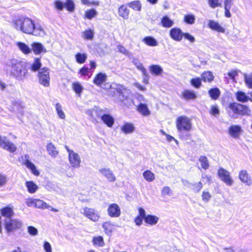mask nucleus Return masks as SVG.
I'll return each instance as SVG.
<instances>
[{"instance_id": "1", "label": "nucleus", "mask_w": 252, "mask_h": 252, "mask_svg": "<svg viewBox=\"0 0 252 252\" xmlns=\"http://www.w3.org/2000/svg\"><path fill=\"white\" fill-rule=\"evenodd\" d=\"M13 24L17 30L25 33L40 37H44L46 35V32L41 25L35 24L29 17H19L13 20Z\"/></svg>"}, {"instance_id": "2", "label": "nucleus", "mask_w": 252, "mask_h": 252, "mask_svg": "<svg viewBox=\"0 0 252 252\" xmlns=\"http://www.w3.org/2000/svg\"><path fill=\"white\" fill-rule=\"evenodd\" d=\"M7 70L10 76L19 81L23 80L28 73L24 63L16 59L10 61Z\"/></svg>"}, {"instance_id": "3", "label": "nucleus", "mask_w": 252, "mask_h": 252, "mask_svg": "<svg viewBox=\"0 0 252 252\" xmlns=\"http://www.w3.org/2000/svg\"><path fill=\"white\" fill-rule=\"evenodd\" d=\"M251 110L246 105L236 102L231 103L228 107V114L232 119L238 118V115H249Z\"/></svg>"}, {"instance_id": "4", "label": "nucleus", "mask_w": 252, "mask_h": 252, "mask_svg": "<svg viewBox=\"0 0 252 252\" xmlns=\"http://www.w3.org/2000/svg\"><path fill=\"white\" fill-rule=\"evenodd\" d=\"M22 225V221L17 219L5 218L4 220V226L7 234L20 228Z\"/></svg>"}, {"instance_id": "5", "label": "nucleus", "mask_w": 252, "mask_h": 252, "mask_svg": "<svg viewBox=\"0 0 252 252\" xmlns=\"http://www.w3.org/2000/svg\"><path fill=\"white\" fill-rule=\"evenodd\" d=\"M191 126L190 120L186 116H180L177 119L176 127L178 130L180 132L189 131L191 128Z\"/></svg>"}, {"instance_id": "6", "label": "nucleus", "mask_w": 252, "mask_h": 252, "mask_svg": "<svg viewBox=\"0 0 252 252\" xmlns=\"http://www.w3.org/2000/svg\"><path fill=\"white\" fill-rule=\"evenodd\" d=\"M38 82L40 84L45 87L50 86V77L49 69L46 67L41 68L37 75Z\"/></svg>"}, {"instance_id": "7", "label": "nucleus", "mask_w": 252, "mask_h": 252, "mask_svg": "<svg viewBox=\"0 0 252 252\" xmlns=\"http://www.w3.org/2000/svg\"><path fill=\"white\" fill-rule=\"evenodd\" d=\"M65 148L68 154V160L71 166L74 168H79L81 161L80 155L70 149L67 146H65Z\"/></svg>"}, {"instance_id": "8", "label": "nucleus", "mask_w": 252, "mask_h": 252, "mask_svg": "<svg viewBox=\"0 0 252 252\" xmlns=\"http://www.w3.org/2000/svg\"><path fill=\"white\" fill-rule=\"evenodd\" d=\"M107 112V109H102L98 107H94L89 111V116L91 121L94 123H98L99 119L102 118L104 113Z\"/></svg>"}, {"instance_id": "9", "label": "nucleus", "mask_w": 252, "mask_h": 252, "mask_svg": "<svg viewBox=\"0 0 252 252\" xmlns=\"http://www.w3.org/2000/svg\"><path fill=\"white\" fill-rule=\"evenodd\" d=\"M218 175L220 179L228 186H232L234 180L229 171L223 168H220L218 170Z\"/></svg>"}, {"instance_id": "10", "label": "nucleus", "mask_w": 252, "mask_h": 252, "mask_svg": "<svg viewBox=\"0 0 252 252\" xmlns=\"http://www.w3.org/2000/svg\"><path fill=\"white\" fill-rule=\"evenodd\" d=\"M80 213L85 217L94 222L98 221L100 218V215L98 212L93 208L87 207H84L81 209Z\"/></svg>"}, {"instance_id": "11", "label": "nucleus", "mask_w": 252, "mask_h": 252, "mask_svg": "<svg viewBox=\"0 0 252 252\" xmlns=\"http://www.w3.org/2000/svg\"><path fill=\"white\" fill-rule=\"evenodd\" d=\"M0 147L11 153H13L17 150L15 145L5 136H0Z\"/></svg>"}, {"instance_id": "12", "label": "nucleus", "mask_w": 252, "mask_h": 252, "mask_svg": "<svg viewBox=\"0 0 252 252\" xmlns=\"http://www.w3.org/2000/svg\"><path fill=\"white\" fill-rule=\"evenodd\" d=\"M238 178L245 185L252 186V178L246 170H241L239 172Z\"/></svg>"}, {"instance_id": "13", "label": "nucleus", "mask_w": 252, "mask_h": 252, "mask_svg": "<svg viewBox=\"0 0 252 252\" xmlns=\"http://www.w3.org/2000/svg\"><path fill=\"white\" fill-rule=\"evenodd\" d=\"M107 213L111 218H118L121 214L120 207L116 203H112L108 207Z\"/></svg>"}, {"instance_id": "14", "label": "nucleus", "mask_w": 252, "mask_h": 252, "mask_svg": "<svg viewBox=\"0 0 252 252\" xmlns=\"http://www.w3.org/2000/svg\"><path fill=\"white\" fill-rule=\"evenodd\" d=\"M23 164L31 170L33 175L35 176L39 175V172L36 169L34 164L31 162L30 156L28 155H25L23 159Z\"/></svg>"}, {"instance_id": "15", "label": "nucleus", "mask_w": 252, "mask_h": 252, "mask_svg": "<svg viewBox=\"0 0 252 252\" xmlns=\"http://www.w3.org/2000/svg\"><path fill=\"white\" fill-rule=\"evenodd\" d=\"M98 171L107 179L108 182H114L116 181V177L110 168H101L98 170Z\"/></svg>"}, {"instance_id": "16", "label": "nucleus", "mask_w": 252, "mask_h": 252, "mask_svg": "<svg viewBox=\"0 0 252 252\" xmlns=\"http://www.w3.org/2000/svg\"><path fill=\"white\" fill-rule=\"evenodd\" d=\"M32 51H33V53L35 55H39L42 53H46L47 50L44 47V46L39 42H33L32 45Z\"/></svg>"}, {"instance_id": "17", "label": "nucleus", "mask_w": 252, "mask_h": 252, "mask_svg": "<svg viewBox=\"0 0 252 252\" xmlns=\"http://www.w3.org/2000/svg\"><path fill=\"white\" fill-rule=\"evenodd\" d=\"M184 33L179 28H173L170 31V37L175 41H180L182 40Z\"/></svg>"}, {"instance_id": "18", "label": "nucleus", "mask_w": 252, "mask_h": 252, "mask_svg": "<svg viewBox=\"0 0 252 252\" xmlns=\"http://www.w3.org/2000/svg\"><path fill=\"white\" fill-rule=\"evenodd\" d=\"M208 27L211 30L219 32L224 33L225 29L219 23L213 20H209L208 23Z\"/></svg>"}, {"instance_id": "19", "label": "nucleus", "mask_w": 252, "mask_h": 252, "mask_svg": "<svg viewBox=\"0 0 252 252\" xmlns=\"http://www.w3.org/2000/svg\"><path fill=\"white\" fill-rule=\"evenodd\" d=\"M107 78V76L105 73L100 72L95 76L93 82L95 85L100 86L106 81Z\"/></svg>"}, {"instance_id": "20", "label": "nucleus", "mask_w": 252, "mask_h": 252, "mask_svg": "<svg viewBox=\"0 0 252 252\" xmlns=\"http://www.w3.org/2000/svg\"><path fill=\"white\" fill-rule=\"evenodd\" d=\"M118 13L119 16L125 20H126L129 17V10L126 5L123 4L119 7L118 9Z\"/></svg>"}, {"instance_id": "21", "label": "nucleus", "mask_w": 252, "mask_h": 252, "mask_svg": "<svg viewBox=\"0 0 252 252\" xmlns=\"http://www.w3.org/2000/svg\"><path fill=\"white\" fill-rule=\"evenodd\" d=\"M241 132V128L238 125H232L228 129V132L230 135L235 138L239 137Z\"/></svg>"}, {"instance_id": "22", "label": "nucleus", "mask_w": 252, "mask_h": 252, "mask_svg": "<svg viewBox=\"0 0 252 252\" xmlns=\"http://www.w3.org/2000/svg\"><path fill=\"white\" fill-rule=\"evenodd\" d=\"M121 131L126 134H130L135 130V126L131 123H125L121 127Z\"/></svg>"}, {"instance_id": "23", "label": "nucleus", "mask_w": 252, "mask_h": 252, "mask_svg": "<svg viewBox=\"0 0 252 252\" xmlns=\"http://www.w3.org/2000/svg\"><path fill=\"white\" fill-rule=\"evenodd\" d=\"M101 120L109 127H112L114 124V118L110 114L106 113H104Z\"/></svg>"}, {"instance_id": "24", "label": "nucleus", "mask_w": 252, "mask_h": 252, "mask_svg": "<svg viewBox=\"0 0 252 252\" xmlns=\"http://www.w3.org/2000/svg\"><path fill=\"white\" fill-rule=\"evenodd\" d=\"M16 45L24 54L28 55L32 53L31 49L26 43L22 42H17L16 43Z\"/></svg>"}, {"instance_id": "25", "label": "nucleus", "mask_w": 252, "mask_h": 252, "mask_svg": "<svg viewBox=\"0 0 252 252\" xmlns=\"http://www.w3.org/2000/svg\"><path fill=\"white\" fill-rule=\"evenodd\" d=\"M137 111L143 116H147L150 114V111L148 109V106L144 103L140 102L137 106Z\"/></svg>"}, {"instance_id": "26", "label": "nucleus", "mask_w": 252, "mask_h": 252, "mask_svg": "<svg viewBox=\"0 0 252 252\" xmlns=\"http://www.w3.org/2000/svg\"><path fill=\"white\" fill-rule=\"evenodd\" d=\"M0 213L2 216L6 217V218H12V217L14 214L13 208L9 206L1 208L0 209Z\"/></svg>"}, {"instance_id": "27", "label": "nucleus", "mask_w": 252, "mask_h": 252, "mask_svg": "<svg viewBox=\"0 0 252 252\" xmlns=\"http://www.w3.org/2000/svg\"><path fill=\"white\" fill-rule=\"evenodd\" d=\"M181 98L186 100L193 99L196 97V95L194 91L186 90L182 93Z\"/></svg>"}, {"instance_id": "28", "label": "nucleus", "mask_w": 252, "mask_h": 252, "mask_svg": "<svg viewBox=\"0 0 252 252\" xmlns=\"http://www.w3.org/2000/svg\"><path fill=\"white\" fill-rule=\"evenodd\" d=\"M25 186L28 191L31 194L34 193L38 189L37 185L33 181H26Z\"/></svg>"}, {"instance_id": "29", "label": "nucleus", "mask_w": 252, "mask_h": 252, "mask_svg": "<svg viewBox=\"0 0 252 252\" xmlns=\"http://www.w3.org/2000/svg\"><path fill=\"white\" fill-rule=\"evenodd\" d=\"M159 220V218L156 216L148 215L144 220L145 222L150 225H156Z\"/></svg>"}, {"instance_id": "30", "label": "nucleus", "mask_w": 252, "mask_h": 252, "mask_svg": "<svg viewBox=\"0 0 252 252\" xmlns=\"http://www.w3.org/2000/svg\"><path fill=\"white\" fill-rule=\"evenodd\" d=\"M42 64L41 63V60L40 58H35L33 63L31 64L30 69L33 72H36L40 69Z\"/></svg>"}, {"instance_id": "31", "label": "nucleus", "mask_w": 252, "mask_h": 252, "mask_svg": "<svg viewBox=\"0 0 252 252\" xmlns=\"http://www.w3.org/2000/svg\"><path fill=\"white\" fill-rule=\"evenodd\" d=\"M201 80L205 82H211L214 79V76L210 71H205L201 75Z\"/></svg>"}, {"instance_id": "32", "label": "nucleus", "mask_w": 252, "mask_h": 252, "mask_svg": "<svg viewBox=\"0 0 252 252\" xmlns=\"http://www.w3.org/2000/svg\"><path fill=\"white\" fill-rule=\"evenodd\" d=\"M48 154L52 157L55 158L59 154L55 145L52 143H48L46 146Z\"/></svg>"}, {"instance_id": "33", "label": "nucleus", "mask_w": 252, "mask_h": 252, "mask_svg": "<svg viewBox=\"0 0 252 252\" xmlns=\"http://www.w3.org/2000/svg\"><path fill=\"white\" fill-rule=\"evenodd\" d=\"M132 62L134 65L136 66L137 69L141 70L143 75H146L147 74V71L145 68L143 66L142 64L140 62L139 60L135 58H133Z\"/></svg>"}, {"instance_id": "34", "label": "nucleus", "mask_w": 252, "mask_h": 252, "mask_svg": "<svg viewBox=\"0 0 252 252\" xmlns=\"http://www.w3.org/2000/svg\"><path fill=\"white\" fill-rule=\"evenodd\" d=\"M143 41L146 45L150 46H157L158 42L155 38L152 36H146L143 39Z\"/></svg>"}, {"instance_id": "35", "label": "nucleus", "mask_w": 252, "mask_h": 252, "mask_svg": "<svg viewBox=\"0 0 252 252\" xmlns=\"http://www.w3.org/2000/svg\"><path fill=\"white\" fill-rule=\"evenodd\" d=\"M161 25L165 28H170L173 24V21L171 20L167 16H164L161 20Z\"/></svg>"}, {"instance_id": "36", "label": "nucleus", "mask_w": 252, "mask_h": 252, "mask_svg": "<svg viewBox=\"0 0 252 252\" xmlns=\"http://www.w3.org/2000/svg\"><path fill=\"white\" fill-rule=\"evenodd\" d=\"M119 98L124 104L127 107H130L132 104H134L133 100L128 96H125L124 94H121L120 95Z\"/></svg>"}, {"instance_id": "37", "label": "nucleus", "mask_w": 252, "mask_h": 252, "mask_svg": "<svg viewBox=\"0 0 252 252\" xmlns=\"http://www.w3.org/2000/svg\"><path fill=\"white\" fill-rule=\"evenodd\" d=\"M143 176L144 179L148 182H153L155 179L154 173L148 170L143 172Z\"/></svg>"}, {"instance_id": "38", "label": "nucleus", "mask_w": 252, "mask_h": 252, "mask_svg": "<svg viewBox=\"0 0 252 252\" xmlns=\"http://www.w3.org/2000/svg\"><path fill=\"white\" fill-rule=\"evenodd\" d=\"M150 72L157 76L159 75L163 72V69L158 65H152L150 67Z\"/></svg>"}, {"instance_id": "39", "label": "nucleus", "mask_w": 252, "mask_h": 252, "mask_svg": "<svg viewBox=\"0 0 252 252\" xmlns=\"http://www.w3.org/2000/svg\"><path fill=\"white\" fill-rule=\"evenodd\" d=\"M105 233L107 235H110L113 230V225L110 221L104 222L102 225Z\"/></svg>"}, {"instance_id": "40", "label": "nucleus", "mask_w": 252, "mask_h": 252, "mask_svg": "<svg viewBox=\"0 0 252 252\" xmlns=\"http://www.w3.org/2000/svg\"><path fill=\"white\" fill-rule=\"evenodd\" d=\"M127 5L136 11H140L141 9L142 5L140 1L135 0L129 2Z\"/></svg>"}, {"instance_id": "41", "label": "nucleus", "mask_w": 252, "mask_h": 252, "mask_svg": "<svg viewBox=\"0 0 252 252\" xmlns=\"http://www.w3.org/2000/svg\"><path fill=\"white\" fill-rule=\"evenodd\" d=\"M87 58V55L86 53H78L75 55L76 62L79 63H84Z\"/></svg>"}, {"instance_id": "42", "label": "nucleus", "mask_w": 252, "mask_h": 252, "mask_svg": "<svg viewBox=\"0 0 252 252\" xmlns=\"http://www.w3.org/2000/svg\"><path fill=\"white\" fill-rule=\"evenodd\" d=\"M97 14V12L94 9H91L86 10L85 12L84 17L91 20L95 17Z\"/></svg>"}, {"instance_id": "43", "label": "nucleus", "mask_w": 252, "mask_h": 252, "mask_svg": "<svg viewBox=\"0 0 252 252\" xmlns=\"http://www.w3.org/2000/svg\"><path fill=\"white\" fill-rule=\"evenodd\" d=\"M82 34L83 38L88 40H92L94 37V32L93 30L88 29L83 32Z\"/></svg>"}, {"instance_id": "44", "label": "nucleus", "mask_w": 252, "mask_h": 252, "mask_svg": "<svg viewBox=\"0 0 252 252\" xmlns=\"http://www.w3.org/2000/svg\"><path fill=\"white\" fill-rule=\"evenodd\" d=\"M72 89L79 96L81 95L83 90L82 86L79 82H74L72 84Z\"/></svg>"}, {"instance_id": "45", "label": "nucleus", "mask_w": 252, "mask_h": 252, "mask_svg": "<svg viewBox=\"0 0 252 252\" xmlns=\"http://www.w3.org/2000/svg\"><path fill=\"white\" fill-rule=\"evenodd\" d=\"M55 108L58 117L62 119H64L65 118V115L63 110L61 104L59 103H56L55 105Z\"/></svg>"}, {"instance_id": "46", "label": "nucleus", "mask_w": 252, "mask_h": 252, "mask_svg": "<svg viewBox=\"0 0 252 252\" xmlns=\"http://www.w3.org/2000/svg\"><path fill=\"white\" fill-rule=\"evenodd\" d=\"M209 94L212 99L216 100L219 98L220 91L218 88L211 89L209 91Z\"/></svg>"}, {"instance_id": "47", "label": "nucleus", "mask_w": 252, "mask_h": 252, "mask_svg": "<svg viewBox=\"0 0 252 252\" xmlns=\"http://www.w3.org/2000/svg\"><path fill=\"white\" fill-rule=\"evenodd\" d=\"M236 98L238 101L245 102L249 100V97L242 92H238L236 94Z\"/></svg>"}, {"instance_id": "48", "label": "nucleus", "mask_w": 252, "mask_h": 252, "mask_svg": "<svg viewBox=\"0 0 252 252\" xmlns=\"http://www.w3.org/2000/svg\"><path fill=\"white\" fill-rule=\"evenodd\" d=\"M93 243L94 246L103 247L104 245L103 239L101 236L94 237L93 239Z\"/></svg>"}, {"instance_id": "49", "label": "nucleus", "mask_w": 252, "mask_h": 252, "mask_svg": "<svg viewBox=\"0 0 252 252\" xmlns=\"http://www.w3.org/2000/svg\"><path fill=\"white\" fill-rule=\"evenodd\" d=\"M199 161L200 162L201 167L203 169L206 170L209 168V161L205 156H201L199 158Z\"/></svg>"}, {"instance_id": "50", "label": "nucleus", "mask_w": 252, "mask_h": 252, "mask_svg": "<svg viewBox=\"0 0 252 252\" xmlns=\"http://www.w3.org/2000/svg\"><path fill=\"white\" fill-rule=\"evenodd\" d=\"M34 207L40 209H46L50 207V206L48 205L43 200L36 199Z\"/></svg>"}, {"instance_id": "51", "label": "nucleus", "mask_w": 252, "mask_h": 252, "mask_svg": "<svg viewBox=\"0 0 252 252\" xmlns=\"http://www.w3.org/2000/svg\"><path fill=\"white\" fill-rule=\"evenodd\" d=\"M195 20V17L192 14L186 15L184 16V21L188 24L192 25L194 24Z\"/></svg>"}, {"instance_id": "52", "label": "nucleus", "mask_w": 252, "mask_h": 252, "mask_svg": "<svg viewBox=\"0 0 252 252\" xmlns=\"http://www.w3.org/2000/svg\"><path fill=\"white\" fill-rule=\"evenodd\" d=\"M201 81V78L199 77L192 78L190 80V83L195 88H199L202 85Z\"/></svg>"}, {"instance_id": "53", "label": "nucleus", "mask_w": 252, "mask_h": 252, "mask_svg": "<svg viewBox=\"0 0 252 252\" xmlns=\"http://www.w3.org/2000/svg\"><path fill=\"white\" fill-rule=\"evenodd\" d=\"M245 82L247 86L250 89H252V74H245Z\"/></svg>"}, {"instance_id": "54", "label": "nucleus", "mask_w": 252, "mask_h": 252, "mask_svg": "<svg viewBox=\"0 0 252 252\" xmlns=\"http://www.w3.org/2000/svg\"><path fill=\"white\" fill-rule=\"evenodd\" d=\"M64 7L69 11H73L74 9V3L72 0H66V2L64 3Z\"/></svg>"}, {"instance_id": "55", "label": "nucleus", "mask_w": 252, "mask_h": 252, "mask_svg": "<svg viewBox=\"0 0 252 252\" xmlns=\"http://www.w3.org/2000/svg\"><path fill=\"white\" fill-rule=\"evenodd\" d=\"M160 133L163 135H164L166 136V140L168 141V142H171L172 141V140L174 141L175 142V143L178 144V141L177 140H176V139H175L173 136L167 134L165 131H164L163 130L161 129L160 130Z\"/></svg>"}, {"instance_id": "56", "label": "nucleus", "mask_w": 252, "mask_h": 252, "mask_svg": "<svg viewBox=\"0 0 252 252\" xmlns=\"http://www.w3.org/2000/svg\"><path fill=\"white\" fill-rule=\"evenodd\" d=\"M210 113L211 115L216 117L219 115L220 114V110L218 108V106L216 105L212 106Z\"/></svg>"}, {"instance_id": "57", "label": "nucleus", "mask_w": 252, "mask_h": 252, "mask_svg": "<svg viewBox=\"0 0 252 252\" xmlns=\"http://www.w3.org/2000/svg\"><path fill=\"white\" fill-rule=\"evenodd\" d=\"M8 181L6 175L0 174V187L5 186Z\"/></svg>"}, {"instance_id": "58", "label": "nucleus", "mask_w": 252, "mask_h": 252, "mask_svg": "<svg viewBox=\"0 0 252 252\" xmlns=\"http://www.w3.org/2000/svg\"><path fill=\"white\" fill-rule=\"evenodd\" d=\"M54 6L56 9L62 10L64 7V3L60 0H57L54 2Z\"/></svg>"}, {"instance_id": "59", "label": "nucleus", "mask_w": 252, "mask_h": 252, "mask_svg": "<svg viewBox=\"0 0 252 252\" xmlns=\"http://www.w3.org/2000/svg\"><path fill=\"white\" fill-rule=\"evenodd\" d=\"M28 232L30 235L32 236H36L38 234L37 229L35 227L32 226L28 227Z\"/></svg>"}, {"instance_id": "60", "label": "nucleus", "mask_w": 252, "mask_h": 252, "mask_svg": "<svg viewBox=\"0 0 252 252\" xmlns=\"http://www.w3.org/2000/svg\"><path fill=\"white\" fill-rule=\"evenodd\" d=\"M171 193V189L170 187L165 186L161 190V195L162 196L170 195Z\"/></svg>"}, {"instance_id": "61", "label": "nucleus", "mask_w": 252, "mask_h": 252, "mask_svg": "<svg viewBox=\"0 0 252 252\" xmlns=\"http://www.w3.org/2000/svg\"><path fill=\"white\" fill-rule=\"evenodd\" d=\"M208 2L209 5L213 8L220 6L219 0H208Z\"/></svg>"}, {"instance_id": "62", "label": "nucleus", "mask_w": 252, "mask_h": 252, "mask_svg": "<svg viewBox=\"0 0 252 252\" xmlns=\"http://www.w3.org/2000/svg\"><path fill=\"white\" fill-rule=\"evenodd\" d=\"M211 197V194L208 191H203L202 194V200L204 202H208Z\"/></svg>"}, {"instance_id": "63", "label": "nucleus", "mask_w": 252, "mask_h": 252, "mask_svg": "<svg viewBox=\"0 0 252 252\" xmlns=\"http://www.w3.org/2000/svg\"><path fill=\"white\" fill-rule=\"evenodd\" d=\"M191 186H193L194 188L193 189H194L195 192H198L201 189L203 185L202 183L199 182L198 183L192 184Z\"/></svg>"}, {"instance_id": "64", "label": "nucleus", "mask_w": 252, "mask_h": 252, "mask_svg": "<svg viewBox=\"0 0 252 252\" xmlns=\"http://www.w3.org/2000/svg\"><path fill=\"white\" fill-rule=\"evenodd\" d=\"M36 199L29 198L26 200V204L29 207L35 206Z\"/></svg>"}]
</instances>
